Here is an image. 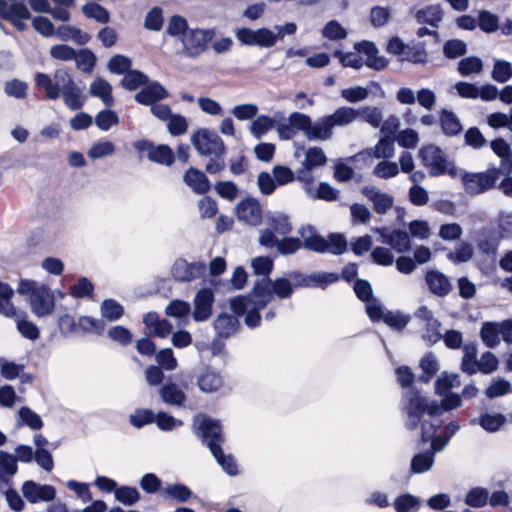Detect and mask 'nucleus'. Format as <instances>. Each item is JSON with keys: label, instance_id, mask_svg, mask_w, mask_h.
Wrapping results in <instances>:
<instances>
[{"label": "nucleus", "instance_id": "1", "mask_svg": "<svg viewBox=\"0 0 512 512\" xmlns=\"http://www.w3.org/2000/svg\"><path fill=\"white\" fill-rule=\"evenodd\" d=\"M444 396L441 405H439L436 401H429L421 396L418 391L412 388L404 393L403 410L406 414V425L409 429H415L425 413L431 418L429 424L424 422L422 425L421 436L424 440H428L441 426L442 422L437 416L443 410L449 411L461 406L462 401L458 394L446 393Z\"/></svg>", "mask_w": 512, "mask_h": 512}, {"label": "nucleus", "instance_id": "2", "mask_svg": "<svg viewBox=\"0 0 512 512\" xmlns=\"http://www.w3.org/2000/svg\"><path fill=\"white\" fill-rule=\"evenodd\" d=\"M293 288L289 280L280 278L274 282L263 279L255 285L248 296H238L230 300V308L237 316H243L245 324L255 328L260 324L259 311L271 300L272 292L279 298L285 299L292 294Z\"/></svg>", "mask_w": 512, "mask_h": 512}, {"label": "nucleus", "instance_id": "3", "mask_svg": "<svg viewBox=\"0 0 512 512\" xmlns=\"http://www.w3.org/2000/svg\"><path fill=\"white\" fill-rule=\"evenodd\" d=\"M35 84L44 90L45 96L49 100H57L62 97L64 104L71 110L81 109L84 105L83 90L65 68L56 69L52 77L46 73H36Z\"/></svg>", "mask_w": 512, "mask_h": 512}, {"label": "nucleus", "instance_id": "4", "mask_svg": "<svg viewBox=\"0 0 512 512\" xmlns=\"http://www.w3.org/2000/svg\"><path fill=\"white\" fill-rule=\"evenodd\" d=\"M165 33L181 43L182 54L189 58L203 54L215 36L212 29L189 28L187 20L179 15L169 18Z\"/></svg>", "mask_w": 512, "mask_h": 512}, {"label": "nucleus", "instance_id": "5", "mask_svg": "<svg viewBox=\"0 0 512 512\" xmlns=\"http://www.w3.org/2000/svg\"><path fill=\"white\" fill-rule=\"evenodd\" d=\"M378 50L374 43L370 41H361L354 45L353 51L343 52L336 50V57L344 67L360 69L363 65L375 70H381L387 65L384 57L378 56Z\"/></svg>", "mask_w": 512, "mask_h": 512}, {"label": "nucleus", "instance_id": "6", "mask_svg": "<svg viewBox=\"0 0 512 512\" xmlns=\"http://www.w3.org/2000/svg\"><path fill=\"white\" fill-rule=\"evenodd\" d=\"M18 292L29 297L32 312L43 317L52 313L55 306L54 292L45 284L34 280H21Z\"/></svg>", "mask_w": 512, "mask_h": 512}, {"label": "nucleus", "instance_id": "7", "mask_svg": "<svg viewBox=\"0 0 512 512\" xmlns=\"http://www.w3.org/2000/svg\"><path fill=\"white\" fill-rule=\"evenodd\" d=\"M298 233L303 239L302 245L308 250L334 255L343 254L347 250V240L341 234H330L328 238H324L311 225L302 226Z\"/></svg>", "mask_w": 512, "mask_h": 512}, {"label": "nucleus", "instance_id": "8", "mask_svg": "<svg viewBox=\"0 0 512 512\" xmlns=\"http://www.w3.org/2000/svg\"><path fill=\"white\" fill-rule=\"evenodd\" d=\"M419 158L431 176H440L448 174L452 177L459 175V170L454 163L449 160L446 153L433 144L423 146L419 150Z\"/></svg>", "mask_w": 512, "mask_h": 512}, {"label": "nucleus", "instance_id": "9", "mask_svg": "<svg viewBox=\"0 0 512 512\" xmlns=\"http://www.w3.org/2000/svg\"><path fill=\"white\" fill-rule=\"evenodd\" d=\"M500 174L498 168H490L479 173L461 172V180L467 194L478 195L493 188Z\"/></svg>", "mask_w": 512, "mask_h": 512}, {"label": "nucleus", "instance_id": "10", "mask_svg": "<svg viewBox=\"0 0 512 512\" xmlns=\"http://www.w3.org/2000/svg\"><path fill=\"white\" fill-rule=\"evenodd\" d=\"M191 142L195 149L205 156L221 157L225 153V145L219 135L207 128H201L191 135Z\"/></svg>", "mask_w": 512, "mask_h": 512}, {"label": "nucleus", "instance_id": "11", "mask_svg": "<svg viewBox=\"0 0 512 512\" xmlns=\"http://www.w3.org/2000/svg\"><path fill=\"white\" fill-rule=\"evenodd\" d=\"M358 110L348 106H342L332 114L320 118L322 141L331 139L335 127L347 126L358 119Z\"/></svg>", "mask_w": 512, "mask_h": 512}, {"label": "nucleus", "instance_id": "12", "mask_svg": "<svg viewBox=\"0 0 512 512\" xmlns=\"http://www.w3.org/2000/svg\"><path fill=\"white\" fill-rule=\"evenodd\" d=\"M0 16L13 23L20 31L26 29L25 20L31 16L25 0H4L0 8Z\"/></svg>", "mask_w": 512, "mask_h": 512}, {"label": "nucleus", "instance_id": "13", "mask_svg": "<svg viewBox=\"0 0 512 512\" xmlns=\"http://www.w3.org/2000/svg\"><path fill=\"white\" fill-rule=\"evenodd\" d=\"M194 424L197 425L198 434L202 437L203 442L209 447L210 451L211 444L221 447L224 436L218 420L206 416H198L195 418Z\"/></svg>", "mask_w": 512, "mask_h": 512}, {"label": "nucleus", "instance_id": "14", "mask_svg": "<svg viewBox=\"0 0 512 512\" xmlns=\"http://www.w3.org/2000/svg\"><path fill=\"white\" fill-rule=\"evenodd\" d=\"M236 38L244 45L259 46L263 48H270L277 43L275 32L267 28H260L257 30L241 28L236 32Z\"/></svg>", "mask_w": 512, "mask_h": 512}, {"label": "nucleus", "instance_id": "15", "mask_svg": "<svg viewBox=\"0 0 512 512\" xmlns=\"http://www.w3.org/2000/svg\"><path fill=\"white\" fill-rule=\"evenodd\" d=\"M297 179L303 184L306 195L311 199H322L325 201H334L337 199V191L328 183L322 182L316 188L313 185L314 178L304 172H299Z\"/></svg>", "mask_w": 512, "mask_h": 512}, {"label": "nucleus", "instance_id": "16", "mask_svg": "<svg viewBox=\"0 0 512 512\" xmlns=\"http://www.w3.org/2000/svg\"><path fill=\"white\" fill-rule=\"evenodd\" d=\"M21 491L25 499L32 504L51 502L56 498V489L48 484H39L28 480L22 485Z\"/></svg>", "mask_w": 512, "mask_h": 512}, {"label": "nucleus", "instance_id": "17", "mask_svg": "<svg viewBox=\"0 0 512 512\" xmlns=\"http://www.w3.org/2000/svg\"><path fill=\"white\" fill-rule=\"evenodd\" d=\"M206 273V265L203 262L189 263L184 259L175 261L172 267V275L175 280L182 282H190L204 276Z\"/></svg>", "mask_w": 512, "mask_h": 512}, {"label": "nucleus", "instance_id": "18", "mask_svg": "<svg viewBox=\"0 0 512 512\" xmlns=\"http://www.w3.org/2000/svg\"><path fill=\"white\" fill-rule=\"evenodd\" d=\"M288 121L292 123L296 131H302L308 140L322 141L320 119L312 122L308 115L299 112H293L289 115Z\"/></svg>", "mask_w": 512, "mask_h": 512}, {"label": "nucleus", "instance_id": "19", "mask_svg": "<svg viewBox=\"0 0 512 512\" xmlns=\"http://www.w3.org/2000/svg\"><path fill=\"white\" fill-rule=\"evenodd\" d=\"M196 385L203 393H216L224 386V378L220 371L207 366L196 375Z\"/></svg>", "mask_w": 512, "mask_h": 512}, {"label": "nucleus", "instance_id": "20", "mask_svg": "<svg viewBox=\"0 0 512 512\" xmlns=\"http://www.w3.org/2000/svg\"><path fill=\"white\" fill-rule=\"evenodd\" d=\"M415 318L425 326L423 337L431 343L438 342L442 335L440 332V322L434 317L432 311L427 306L419 307L414 313Z\"/></svg>", "mask_w": 512, "mask_h": 512}, {"label": "nucleus", "instance_id": "21", "mask_svg": "<svg viewBox=\"0 0 512 512\" xmlns=\"http://www.w3.org/2000/svg\"><path fill=\"white\" fill-rule=\"evenodd\" d=\"M374 231L381 237V242L389 245L398 253H404L410 249V239L405 231L393 230L388 228H375Z\"/></svg>", "mask_w": 512, "mask_h": 512}, {"label": "nucleus", "instance_id": "22", "mask_svg": "<svg viewBox=\"0 0 512 512\" xmlns=\"http://www.w3.org/2000/svg\"><path fill=\"white\" fill-rule=\"evenodd\" d=\"M362 194L372 202L373 208L377 214H386L394 204L393 197L381 191L375 186H365L362 188Z\"/></svg>", "mask_w": 512, "mask_h": 512}, {"label": "nucleus", "instance_id": "23", "mask_svg": "<svg viewBox=\"0 0 512 512\" xmlns=\"http://www.w3.org/2000/svg\"><path fill=\"white\" fill-rule=\"evenodd\" d=\"M237 217L250 225L260 224L262 218V209L256 199L247 198L241 201L236 208Z\"/></svg>", "mask_w": 512, "mask_h": 512}, {"label": "nucleus", "instance_id": "24", "mask_svg": "<svg viewBox=\"0 0 512 512\" xmlns=\"http://www.w3.org/2000/svg\"><path fill=\"white\" fill-rule=\"evenodd\" d=\"M168 96L166 89L158 82H151L135 95V100L143 105H152Z\"/></svg>", "mask_w": 512, "mask_h": 512}, {"label": "nucleus", "instance_id": "25", "mask_svg": "<svg viewBox=\"0 0 512 512\" xmlns=\"http://www.w3.org/2000/svg\"><path fill=\"white\" fill-rule=\"evenodd\" d=\"M213 300L212 290L202 289L198 291L194 301L195 309L193 313L196 321H204L210 317Z\"/></svg>", "mask_w": 512, "mask_h": 512}, {"label": "nucleus", "instance_id": "26", "mask_svg": "<svg viewBox=\"0 0 512 512\" xmlns=\"http://www.w3.org/2000/svg\"><path fill=\"white\" fill-rule=\"evenodd\" d=\"M16 459L12 454L0 451V490L8 487L9 479L17 473Z\"/></svg>", "mask_w": 512, "mask_h": 512}, {"label": "nucleus", "instance_id": "27", "mask_svg": "<svg viewBox=\"0 0 512 512\" xmlns=\"http://www.w3.org/2000/svg\"><path fill=\"white\" fill-rule=\"evenodd\" d=\"M184 182L197 194H204L210 189V181L207 176L196 168H190L186 171Z\"/></svg>", "mask_w": 512, "mask_h": 512}, {"label": "nucleus", "instance_id": "28", "mask_svg": "<svg viewBox=\"0 0 512 512\" xmlns=\"http://www.w3.org/2000/svg\"><path fill=\"white\" fill-rule=\"evenodd\" d=\"M159 394L163 402L171 406H182L187 397L184 391L175 383L169 382L164 384L160 390Z\"/></svg>", "mask_w": 512, "mask_h": 512}, {"label": "nucleus", "instance_id": "29", "mask_svg": "<svg viewBox=\"0 0 512 512\" xmlns=\"http://www.w3.org/2000/svg\"><path fill=\"white\" fill-rule=\"evenodd\" d=\"M360 155H366L368 157L382 160L390 159L395 155L394 143L388 137L384 136L379 139L375 146L366 149L361 152Z\"/></svg>", "mask_w": 512, "mask_h": 512}, {"label": "nucleus", "instance_id": "30", "mask_svg": "<svg viewBox=\"0 0 512 512\" xmlns=\"http://www.w3.org/2000/svg\"><path fill=\"white\" fill-rule=\"evenodd\" d=\"M426 283L430 291L438 296H446L451 290L449 279L439 271L427 272Z\"/></svg>", "mask_w": 512, "mask_h": 512}, {"label": "nucleus", "instance_id": "31", "mask_svg": "<svg viewBox=\"0 0 512 512\" xmlns=\"http://www.w3.org/2000/svg\"><path fill=\"white\" fill-rule=\"evenodd\" d=\"M304 155L305 157L302 162V167L297 171V174L304 171L309 174L311 170L323 166L327 161V157L323 149L319 147H311L307 149Z\"/></svg>", "mask_w": 512, "mask_h": 512}, {"label": "nucleus", "instance_id": "32", "mask_svg": "<svg viewBox=\"0 0 512 512\" xmlns=\"http://www.w3.org/2000/svg\"><path fill=\"white\" fill-rule=\"evenodd\" d=\"M415 18L419 24L438 27L442 21V10L439 5H430L416 11Z\"/></svg>", "mask_w": 512, "mask_h": 512}, {"label": "nucleus", "instance_id": "33", "mask_svg": "<svg viewBox=\"0 0 512 512\" xmlns=\"http://www.w3.org/2000/svg\"><path fill=\"white\" fill-rule=\"evenodd\" d=\"M482 341L488 347L497 346L502 339V329L500 322H485L480 331Z\"/></svg>", "mask_w": 512, "mask_h": 512}, {"label": "nucleus", "instance_id": "34", "mask_svg": "<svg viewBox=\"0 0 512 512\" xmlns=\"http://www.w3.org/2000/svg\"><path fill=\"white\" fill-rule=\"evenodd\" d=\"M90 94L98 97L106 106H112L114 99L112 97V86L104 79L98 78L90 85Z\"/></svg>", "mask_w": 512, "mask_h": 512}, {"label": "nucleus", "instance_id": "35", "mask_svg": "<svg viewBox=\"0 0 512 512\" xmlns=\"http://www.w3.org/2000/svg\"><path fill=\"white\" fill-rule=\"evenodd\" d=\"M370 87H379V83L371 81L368 87L354 86L341 91V97L349 103H357L365 100L370 94Z\"/></svg>", "mask_w": 512, "mask_h": 512}, {"label": "nucleus", "instance_id": "36", "mask_svg": "<svg viewBox=\"0 0 512 512\" xmlns=\"http://www.w3.org/2000/svg\"><path fill=\"white\" fill-rule=\"evenodd\" d=\"M55 35L61 40H73L80 45L86 44L90 39L88 34L70 25L60 26L55 31Z\"/></svg>", "mask_w": 512, "mask_h": 512}, {"label": "nucleus", "instance_id": "37", "mask_svg": "<svg viewBox=\"0 0 512 512\" xmlns=\"http://www.w3.org/2000/svg\"><path fill=\"white\" fill-rule=\"evenodd\" d=\"M238 324V320L234 316L221 314L216 318L214 327L220 336L228 337L237 331Z\"/></svg>", "mask_w": 512, "mask_h": 512}, {"label": "nucleus", "instance_id": "38", "mask_svg": "<svg viewBox=\"0 0 512 512\" xmlns=\"http://www.w3.org/2000/svg\"><path fill=\"white\" fill-rule=\"evenodd\" d=\"M7 317L15 319L18 331L25 338L29 340H36L39 337L38 327L34 323L26 320L25 315L21 311L17 310L16 316Z\"/></svg>", "mask_w": 512, "mask_h": 512}, {"label": "nucleus", "instance_id": "39", "mask_svg": "<svg viewBox=\"0 0 512 512\" xmlns=\"http://www.w3.org/2000/svg\"><path fill=\"white\" fill-rule=\"evenodd\" d=\"M211 453L217 463L228 475L234 476L238 473L237 464L235 463L234 458L231 455H225L221 447H216L214 444H211Z\"/></svg>", "mask_w": 512, "mask_h": 512}, {"label": "nucleus", "instance_id": "40", "mask_svg": "<svg viewBox=\"0 0 512 512\" xmlns=\"http://www.w3.org/2000/svg\"><path fill=\"white\" fill-rule=\"evenodd\" d=\"M490 146L493 152L501 158L500 171L506 169L509 170L512 166L509 144L503 139H496L491 142Z\"/></svg>", "mask_w": 512, "mask_h": 512}, {"label": "nucleus", "instance_id": "41", "mask_svg": "<svg viewBox=\"0 0 512 512\" xmlns=\"http://www.w3.org/2000/svg\"><path fill=\"white\" fill-rule=\"evenodd\" d=\"M14 292L12 288L0 281V314L4 316H16L17 309L11 303Z\"/></svg>", "mask_w": 512, "mask_h": 512}, {"label": "nucleus", "instance_id": "42", "mask_svg": "<svg viewBox=\"0 0 512 512\" xmlns=\"http://www.w3.org/2000/svg\"><path fill=\"white\" fill-rule=\"evenodd\" d=\"M434 463V453L430 451L416 454L411 460V472L420 474L429 471Z\"/></svg>", "mask_w": 512, "mask_h": 512}, {"label": "nucleus", "instance_id": "43", "mask_svg": "<svg viewBox=\"0 0 512 512\" xmlns=\"http://www.w3.org/2000/svg\"><path fill=\"white\" fill-rule=\"evenodd\" d=\"M443 132L447 135H457L462 130L458 117L451 111L443 110L440 115Z\"/></svg>", "mask_w": 512, "mask_h": 512}, {"label": "nucleus", "instance_id": "44", "mask_svg": "<svg viewBox=\"0 0 512 512\" xmlns=\"http://www.w3.org/2000/svg\"><path fill=\"white\" fill-rule=\"evenodd\" d=\"M420 505V499L411 494H402L393 503L394 509L397 512H416Z\"/></svg>", "mask_w": 512, "mask_h": 512}, {"label": "nucleus", "instance_id": "45", "mask_svg": "<svg viewBox=\"0 0 512 512\" xmlns=\"http://www.w3.org/2000/svg\"><path fill=\"white\" fill-rule=\"evenodd\" d=\"M149 160L152 162L169 166L174 161V154L171 148L166 145L154 146L148 154Z\"/></svg>", "mask_w": 512, "mask_h": 512}, {"label": "nucleus", "instance_id": "46", "mask_svg": "<svg viewBox=\"0 0 512 512\" xmlns=\"http://www.w3.org/2000/svg\"><path fill=\"white\" fill-rule=\"evenodd\" d=\"M115 145L113 142L108 140L97 141L93 143L87 152L89 158L96 160L111 156L115 153Z\"/></svg>", "mask_w": 512, "mask_h": 512}, {"label": "nucleus", "instance_id": "47", "mask_svg": "<svg viewBox=\"0 0 512 512\" xmlns=\"http://www.w3.org/2000/svg\"><path fill=\"white\" fill-rule=\"evenodd\" d=\"M103 318L109 321H117L124 313L123 306L114 299H106L100 306Z\"/></svg>", "mask_w": 512, "mask_h": 512}, {"label": "nucleus", "instance_id": "48", "mask_svg": "<svg viewBox=\"0 0 512 512\" xmlns=\"http://www.w3.org/2000/svg\"><path fill=\"white\" fill-rule=\"evenodd\" d=\"M504 423L505 417L500 413H485L478 419V424L488 432L498 431Z\"/></svg>", "mask_w": 512, "mask_h": 512}, {"label": "nucleus", "instance_id": "49", "mask_svg": "<svg viewBox=\"0 0 512 512\" xmlns=\"http://www.w3.org/2000/svg\"><path fill=\"white\" fill-rule=\"evenodd\" d=\"M82 12L87 18L94 19L99 23H107L110 19L109 12L103 6L94 2L83 5Z\"/></svg>", "mask_w": 512, "mask_h": 512}, {"label": "nucleus", "instance_id": "50", "mask_svg": "<svg viewBox=\"0 0 512 512\" xmlns=\"http://www.w3.org/2000/svg\"><path fill=\"white\" fill-rule=\"evenodd\" d=\"M268 224L276 233L281 235L288 234L292 230L289 216L280 212L272 213L268 217Z\"/></svg>", "mask_w": 512, "mask_h": 512}, {"label": "nucleus", "instance_id": "51", "mask_svg": "<svg viewBox=\"0 0 512 512\" xmlns=\"http://www.w3.org/2000/svg\"><path fill=\"white\" fill-rule=\"evenodd\" d=\"M491 77L498 83H505L512 77V64L505 60H496L493 65Z\"/></svg>", "mask_w": 512, "mask_h": 512}, {"label": "nucleus", "instance_id": "52", "mask_svg": "<svg viewBox=\"0 0 512 512\" xmlns=\"http://www.w3.org/2000/svg\"><path fill=\"white\" fill-rule=\"evenodd\" d=\"M274 123L271 117L260 115L252 121L250 132L255 138L260 139L274 127Z\"/></svg>", "mask_w": 512, "mask_h": 512}, {"label": "nucleus", "instance_id": "53", "mask_svg": "<svg viewBox=\"0 0 512 512\" xmlns=\"http://www.w3.org/2000/svg\"><path fill=\"white\" fill-rule=\"evenodd\" d=\"M483 69V62L478 57H466L458 63V71L464 76H470L472 74H479Z\"/></svg>", "mask_w": 512, "mask_h": 512}, {"label": "nucleus", "instance_id": "54", "mask_svg": "<svg viewBox=\"0 0 512 512\" xmlns=\"http://www.w3.org/2000/svg\"><path fill=\"white\" fill-rule=\"evenodd\" d=\"M460 379L457 374L444 373L435 382V391L438 395H445L452 388L460 386Z\"/></svg>", "mask_w": 512, "mask_h": 512}, {"label": "nucleus", "instance_id": "55", "mask_svg": "<svg viewBox=\"0 0 512 512\" xmlns=\"http://www.w3.org/2000/svg\"><path fill=\"white\" fill-rule=\"evenodd\" d=\"M464 355L461 362V369L468 374H475L477 372V348L475 345H466L464 347Z\"/></svg>", "mask_w": 512, "mask_h": 512}, {"label": "nucleus", "instance_id": "56", "mask_svg": "<svg viewBox=\"0 0 512 512\" xmlns=\"http://www.w3.org/2000/svg\"><path fill=\"white\" fill-rule=\"evenodd\" d=\"M18 419L21 424L33 430H40L43 427L41 417L28 407H22L18 412Z\"/></svg>", "mask_w": 512, "mask_h": 512}, {"label": "nucleus", "instance_id": "57", "mask_svg": "<svg viewBox=\"0 0 512 512\" xmlns=\"http://www.w3.org/2000/svg\"><path fill=\"white\" fill-rule=\"evenodd\" d=\"M373 174L382 179H389L399 174V167L396 162L387 159L378 162L373 168Z\"/></svg>", "mask_w": 512, "mask_h": 512}, {"label": "nucleus", "instance_id": "58", "mask_svg": "<svg viewBox=\"0 0 512 512\" xmlns=\"http://www.w3.org/2000/svg\"><path fill=\"white\" fill-rule=\"evenodd\" d=\"M78 328L85 333H94L100 335L105 329V324L102 320L90 316H82L77 321Z\"/></svg>", "mask_w": 512, "mask_h": 512}, {"label": "nucleus", "instance_id": "59", "mask_svg": "<svg viewBox=\"0 0 512 512\" xmlns=\"http://www.w3.org/2000/svg\"><path fill=\"white\" fill-rule=\"evenodd\" d=\"M148 82V77L138 70L128 71L121 80L122 86L127 90H136Z\"/></svg>", "mask_w": 512, "mask_h": 512}, {"label": "nucleus", "instance_id": "60", "mask_svg": "<svg viewBox=\"0 0 512 512\" xmlns=\"http://www.w3.org/2000/svg\"><path fill=\"white\" fill-rule=\"evenodd\" d=\"M511 392V384L503 378H493L486 389V396L496 398Z\"/></svg>", "mask_w": 512, "mask_h": 512}, {"label": "nucleus", "instance_id": "61", "mask_svg": "<svg viewBox=\"0 0 512 512\" xmlns=\"http://www.w3.org/2000/svg\"><path fill=\"white\" fill-rule=\"evenodd\" d=\"M322 35L329 40L338 41L345 39L348 33L340 23L331 20L323 27Z\"/></svg>", "mask_w": 512, "mask_h": 512}, {"label": "nucleus", "instance_id": "62", "mask_svg": "<svg viewBox=\"0 0 512 512\" xmlns=\"http://www.w3.org/2000/svg\"><path fill=\"white\" fill-rule=\"evenodd\" d=\"M163 493L182 503L188 501L192 496V491L187 486L182 484L167 485L163 489Z\"/></svg>", "mask_w": 512, "mask_h": 512}, {"label": "nucleus", "instance_id": "63", "mask_svg": "<svg viewBox=\"0 0 512 512\" xmlns=\"http://www.w3.org/2000/svg\"><path fill=\"white\" fill-rule=\"evenodd\" d=\"M115 498L124 505H133L140 499L139 491L134 487L122 486L115 490Z\"/></svg>", "mask_w": 512, "mask_h": 512}, {"label": "nucleus", "instance_id": "64", "mask_svg": "<svg viewBox=\"0 0 512 512\" xmlns=\"http://www.w3.org/2000/svg\"><path fill=\"white\" fill-rule=\"evenodd\" d=\"M118 122V115L112 110H102L95 117V124L102 131L109 130L112 126L117 125Z\"/></svg>", "mask_w": 512, "mask_h": 512}]
</instances>
